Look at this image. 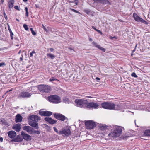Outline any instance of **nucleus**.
Returning a JSON list of instances; mask_svg holds the SVG:
<instances>
[{
  "instance_id": "f257e3e1",
  "label": "nucleus",
  "mask_w": 150,
  "mask_h": 150,
  "mask_svg": "<svg viewBox=\"0 0 150 150\" xmlns=\"http://www.w3.org/2000/svg\"><path fill=\"white\" fill-rule=\"evenodd\" d=\"M112 127L114 130L112 132L108 134V136L111 138H114L120 136L122 133V127L116 125H113Z\"/></svg>"
},
{
  "instance_id": "f03ea898",
  "label": "nucleus",
  "mask_w": 150,
  "mask_h": 150,
  "mask_svg": "<svg viewBox=\"0 0 150 150\" xmlns=\"http://www.w3.org/2000/svg\"><path fill=\"white\" fill-rule=\"evenodd\" d=\"M30 120H29V124L31 126L33 127L36 129L38 128V122L40 119L37 115H32L29 117Z\"/></svg>"
},
{
  "instance_id": "7ed1b4c3",
  "label": "nucleus",
  "mask_w": 150,
  "mask_h": 150,
  "mask_svg": "<svg viewBox=\"0 0 150 150\" xmlns=\"http://www.w3.org/2000/svg\"><path fill=\"white\" fill-rule=\"evenodd\" d=\"M87 101L82 99H76L75 100L76 105L79 107H86Z\"/></svg>"
},
{
  "instance_id": "20e7f679",
  "label": "nucleus",
  "mask_w": 150,
  "mask_h": 150,
  "mask_svg": "<svg viewBox=\"0 0 150 150\" xmlns=\"http://www.w3.org/2000/svg\"><path fill=\"white\" fill-rule=\"evenodd\" d=\"M48 99L49 101L55 103H58L61 102L60 98L56 95H52L49 96Z\"/></svg>"
},
{
  "instance_id": "39448f33",
  "label": "nucleus",
  "mask_w": 150,
  "mask_h": 150,
  "mask_svg": "<svg viewBox=\"0 0 150 150\" xmlns=\"http://www.w3.org/2000/svg\"><path fill=\"white\" fill-rule=\"evenodd\" d=\"M102 107L104 109L113 110L114 109L115 105L111 103L104 102L101 104Z\"/></svg>"
},
{
  "instance_id": "423d86ee",
  "label": "nucleus",
  "mask_w": 150,
  "mask_h": 150,
  "mask_svg": "<svg viewBox=\"0 0 150 150\" xmlns=\"http://www.w3.org/2000/svg\"><path fill=\"white\" fill-rule=\"evenodd\" d=\"M32 94L28 92H22L17 96V98L19 99L23 98H29L30 97Z\"/></svg>"
},
{
  "instance_id": "0eeeda50",
  "label": "nucleus",
  "mask_w": 150,
  "mask_h": 150,
  "mask_svg": "<svg viewBox=\"0 0 150 150\" xmlns=\"http://www.w3.org/2000/svg\"><path fill=\"white\" fill-rule=\"evenodd\" d=\"M133 17L135 20L137 22L142 23L146 25L148 24L147 22L143 20L136 13H133Z\"/></svg>"
},
{
  "instance_id": "6e6552de",
  "label": "nucleus",
  "mask_w": 150,
  "mask_h": 150,
  "mask_svg": "<svg viewBox=\"0 0 150 150\" xmlns=\"http://www.w3.org/2000/svg\"><path fill=\"white\" fill-rule=\"evenodd\" d=\"M38 88L41 92L45 93L50 92L51 89L50 86L45 85H40L39 86Z\"/></svg>"
},
{
  "instance_id": "1a4fd4ad",
  "label": "nucleus",
  "mask_w": 150,
  "mask_h": 150,
  "mask_svg": "<svg viewBox=\"0 0 150 150\" xmlns=\"http://www.w3.org/2000/svg\"><path fill=\"white\" fill-rule=\"evenodd\" d=\"M99 106V103H97L87 102L86 107L90 109H96Z\"/></svg>"
},
{
  "instance_id": "9d476101",
  "label": "nucleus",
  "mask_w": 150,
  "mask_h": 150,
  "mask_svg": "<svg viewBox=\"0 0 150 150\" xmlns=\"http://www.w3.org/2000/svg\"><path fill=\"white\" fill-rule=\"evenodd\" d=\"M85 124L86 127L88 129L93 128L96 126V123L92 120H89L85 122Z\"/></svg>"
},
{
  "instance_id": "9b49d317",
  "label": "nucleus",
  "mask_w": 150,
  "mask_h": 150,
  "mask_svg": "<svg viewBox=\"0 0 150 150\" xmlns=\"http://www.w3.org/2000/svg\"><path fill=\"white\" fill-rule=\"evenodd\" d=\"M58 134H64L66 136H68L71 134V131L69 128L67 129H62V130L60 131L59 132Z\"/></svg>"
},
{
  "instance_id": "f8f14e48",
  "label": "nucleus",
  "mask_w": 150,
  "mask_h": 150,
  "mask_svg": "<svg viewBox=\"0 0 150 150\" xmlns=\"http://www.w3.org/2000/svg\"><path fill=\"white\" fill-rule=\"evenodd\" d=\"M39 114L42 116H49L52 114V113L50 111H47L40 110L39 112Z\"/></svg>"
},
{
  "instance_id": "ddd939ff",
  "label": "nucleus",
  "mask_w": 150,
  "mask_h": 150,
  "mask_svg": "<svg viewBox=\"0 0 150 150\" xmlns=\"http://www.w3.org/2000/svg\"><path fill=\"white\" fill-rule=\"evenodd\" d=\"M126 108V107L125 106V105L124 104L121 103L116 105H115L114 109L117 110H119Z\"/></svg>"
},
{
  "instance_id": "4468645a",
  "label": "nucleus",
  "mask_w": 150,
  "mask_h": 150,
  "mask_svg": "<svg viewBox=\"0 0 150 150\" xmlns=\"http://www.w3.org/2000/svg\"><path fill=\"white\" fill-rule=\"evenodd\" d=\"M54 115L55 118L62 121H64L66 118L64 116L60 114L55 113Z\"/></svg>"
},
{
  "instance_id": "2eb2a0df",
  "label": "nucleus",
  "mask_w": 150,
  "mask_h": 150,
  "mask_svg": "<svg viewBox=\"0 0 150 150\" xmlns=\"http://www.w3.org/2000/svg\"><path fill=\"white\" fill-rule=\"evenodd\" d=\"M21 134L24 139L27 141L31 140V137L30 135L23 132H21Z\"/></svg>"
},
{
  "instance_id": "dca6fc26",
  "label": "nucleus",
  "mask_w": 150,
  "mask_h": 150,
  "mask_svg": "<svg viewBox=\"0 0 150 150\" xmlns=\"http://www.w3.org/2000/svg\"><path fill=\"white\" fill-rule=\"evenodd\" d=\"M94 2L101 3L104 4H110L108 0H94Z\"/></svg>"
},
{
  "instance_id": "f3484780",
  "label": "nucleus",
  "mask_w": 150,
  "mask_h": 150,
  "mask_svg": "<svg viewBox=\"0 0 150 150\" xmlns=\"http://www.w3.org/2000/svg\"><path fill=\"white\" fill-rule=\"evenodd\" d=\"M44 120L46 121L47 122L50 124H53L57 122L56 120L52 119L51 118L49 117H46L44 118Z\"/></svg>"
},
{
  "instance_id": "a211bd4d",
  "label": "nucleus",
  "mask_w": 150,
  "mask_h": 150,
  "mask_svg": "<svg viewBox=\"0 0 150 150\" xmlns=\"http://www.w3.org/2000/svg\"><path fill=\"white\" fill-rule=\"evenodd\" d=\"M23 128L24 130L26 131L30 134H31L33 133V129L29 126H25L23 127Z\"/></svg>"
},
{
  "instance_id": "6ab92c4d",
  "label": "nucleus",
  "mask_w": 150,
  "mask_h": 150,
  "mask_svg": "<svg viewBox=\"0 0 150 150\" xmlns=\"http://www.w3.org/2000/svg\"><path fill=\"white\" fill-rule=\"evenodd\" d=\"M8 134L9 137L11 138H14L16 135V132L13 131H11L8 132Z\"/></svg>"
},
{
  "instance_id": "aec40b11",
  "label": "nucleus",
  "mask_w": 150,
  "mask_h": 150,
  "mask_svg": "<svg viewBox=\"0 0 150 150\" xmlns=\"http://www.w3.org/2000/svg\"><path fill=\"white\" fill-rule=\"evenodd\" d=\"M0 122L2 123V125H4L7 127L9 126V125L7 120H6L4 118H1L0 119Z\"/></svg>"
},
{
  "instance_id": "412c9836",
  "label": "nucleus",
  "mask_w": 150,
  "mask_h": 150,
  "mask_svg": "<svg viewBox=\"0 0 150 150\" xmlns=\"http://www.w3.org/2000/svg\"><path fill=\"white\" fill-rule=\"evenodd\" d=\"M23 117L19 114H18L16 116L15 121L16 123L20 122L22 120Z\"/></svg>"
},
{
  "instance_id": "4be33fe9",
  "label": "nucleus",
  "mask_w": 150,
  "mask_h": 150,
  "mask_svg": "<svg viewBox=\"0 0 150 150\" xmlns=\"http://www.w3.org/2000/svg\"><path fill=\"white\" fill-rule=\"evenodd\" d=\"M23 140V138L21 136L18 135L16 138L13 139L12 141L15 142H20L22 141Z\"/></svg>"
},
{
  "instance_id": "5701e85b",
  "label": "nucleus",
  "mask_w": 150,
  "mask_h": 150,
  "mask_svg": "<svg viewBox=\"0 0 150 150\" xmlns=\"http://www.w3.org/2000/svg\"><path fill=\"white\" fill-rule=\"evenodd\" d=\"M21 125L19 124H16L13 128L17 132H19L21 129Z\"/></svg>"
},
{
  "instance_id": "b1692460",
  "label": "nucleus",
  "mask_w": 150,
  "mask_h": 150,
  "mask_svg": "<svg viewBox=\"0 0 150 150\" xmlns=\"http://www.w3.org/2000/svg\"><path fill=\"white\" fill-rule=\"evenodd\" d=\"M14 3V0H10L8 2V7L9 8H12L13 6V4Z\"/></svg>"
},
{
  "instance_id": "393cba45",
  "label": "nucleus",
  "mask_w": 150,
  "mask_h": 150,
  "mask_svg": "<svg viewBox=\"0 0 150 150\" xmlns=\"http://www.w3.org/2000/svg\"><path fill=\"white\" fill-rule=\"evenodd\" d=\"M108 127L105 125H101L100 127V129L104 131L106 130L107 129Z\"/></svg>"
},
{
  "instance_id": "a878e982",
  "label": "nucleus",
  "mask_w": 150,
  "mask_h": 150,
  "mask_svg": "<svg viewBox=\"0 0 150 150\" xmlns=\"http://www.w3.org/2000/svg\"><path fill=\"white\" fill-rule=\"evenodd\" d=\"M144 134L145 135L150 136V129L146 130L144 132Z\"/></svg>"
},
{
  "instance_id": "bb28decb",
  "label": "nucleus",
  "mask_w": 150,
  "mask_h": 150,
  "mask_svg": "<svg viewBox=\"0 0 150 150\" xmlns=\"http://www.w3.org/2000/svg\"><path fill=\"white\" fill-rule=\"evenodd\" d=\"M47 55L48 57H50L51 59H53L55 57V56L51 53H48L47 54Z\"/></svg>"
},
{
  "instance_id": "cd10ccee",
  "label": "nucleus",
  "mask_w": 150,
  "mask_h": 150,
  "mask_svg": "<svg viewBox=\"0 0 150 150\" xmlns=\"http://www.w3.org/2000/svg\"><path fill=\"white\" fill-rule=\"evenodd\" d=\"M97 47L99 48L100 50H102L103 52H105V48L101 47L100 46V45L98 44V45Z\"/></svg>"
},
{
  "instance_id": "c85d7f7f",
  "label": "nucleus",
  "mask_w": 150,
  "mask_h": 150,
  "mask_svg": "<svg viewBox=\"0 0 150 150\" xmlns=\"http://www.w3.org/2000/svg\"><path fill=\"white\" fill-rule=\"evenodd\" d=\"M63 100L64 102L65 103H69L70 101L67 98H65L63 99Z\"/></svg>"
},
{
  "instance_id": "c756f323",
  "label": "nucleus",
  "mask_w": 150,
  "mask_h": 150,
  "mask_svg": "<svg viewBox=\"0 0 150 150\" xmlns=\"http://www.w3.org/2000/svg\"><path fill=\"white\" fill-rule=\"evenodd\" d=\"M58 81V80L57 79L54 78V77H52L50 79V81Z\"/></svg>"
},
{
  "instance_id": "7c9ffc66",
  "label": "nucleus",
  "mask_w": 150,
  "mask_h": 150,
  "mask_svg": "<svg viewBox=\"0 0 150 150\" xmlns=\"http://www.w3.org/2000/svg\"><path fill=\"white\" fill-rule=\"evenodd\" d=\"M25 10L26 11L25 16L28 17V8L27 7L25 8Z\"/></svg>"
},
{
  "instance_id": "2f4dec72",
  "label": "nucleus",
  "mask_w": 150,
  "mask_h": 150,
  "mask_svg": "<svg viewBox=\"0 0 150 150\" xmlns=\"http://www.w3.org/2000/svg\"><path fill=\"white\" fill-rule=\"evenodd\" d=\"M23 27L25 30H28V26L27 25L25 24H24L23 25Z\"/></svg>"
},
{
  "instance_id": "473e14b6",
  "label": "nucleus",
  "mask_w": 150,
  "mask_h": 150,
  "mask_svg": "<svg viewBox=\"0 0 150 150\" xmlns=\"http://www.w3.org/2000/svg\"><path fill=\"white\" fill-rule=\"evenodd\" d=\"M36 52L34 51H33L31 52L30 53V55L31 57H33V54H35Z\"/></svg>"
},
{
  "instance_id": "72a5a7b5",
  "label": "nucleus",
  "mask_w": 150,
  "mask_h": 150,
  "mask_svg": "<svg viewBox=\"0 0 150 150\" xmlns=\"http://www.w3.org/2000/svg\"><path fill=\"white\" fill-rule=\"evenodd\" d=\"M84 12L86 13L89 14L90 13V10L88 9H86L84 10Z\"/></svg>"
},
{
  "instance_id": "f704fd0d",
  "label": "nucleus",
  "mask_w": 150,
  "mask_h": 150,
  "mask_svg": "<svg viewBox=\"0 0 150 150\" xmlns=\"http://www.w3.org/2000/svg\"><path fill=\"white\" fill-rule=\"evenodd\" d=\"M70 10L71 11H72L74 12L78 13L79 14H80V13L79 11L75 9L70 8Z\"/></svg>"
},
{
  "instance_id": "c9c22d12",
  "label": "nucleus",
  "mask_w": 150,
  "mask_h": 150,
  "mask_svg": "<svg viewBox=\"0 0 150 150\" xmlns=\"http://www.w3.org/2000/svg\"><path fill=\"white\" fill-rule=\"evenodd\" d=\"M70 10L71 11H72L74 12L78 13L79 14H80V13L79 11L75 9L70 8Z\"/></svg>"
},
{
  "instance_id": "e433bc0d",
  "label": "nucleus",
  "mask_w": 150,
  "mask_h": 150,
  "mask_svg": "<svg viewBox=\"0 0 150 150\" xmlns=\"http://www.w3.org/2000/svg\"><path fill=\"white\" fill-rule=\"evenodd\" d=\"M131 76L133 77H135V78H137V76L136 74L135 73L133 72L131 74Z\"/></svg>"
},
{
  "instance_id": "4c0bfd02",
  "label": "nucleus",
  "mask_w": 150,
  "mask_h": 150,
  "mask_svg": "<svg viewBox=\"0 0 150 150\" xmlns=\"http://www.w3.org/2000/svg\"><path fill=\"white\" fill-rule=\"evenodd\" d=\"M9 30L10 31V36H11V39H13V33L12 32V31L11 30H10L9 29Z\"/></svg>"
},
{
  "instance_id": "58836bf2",
  "label": "nucleus",
  "mask_w": 150,
  "mask_h": 150,
  "mask_svg": "<svg viewBox=\"0 0 150 150\" xmlns=\"http://www.w3.org/2000/svg\"><path fill=\"white\" fill-rule=\"evenodd\" d=\"M92 44L93 45H94L95 47H97V46L98 45L96 43L94 42H93Z\"/></svg>"
},
{
  "instance_id": "ea45409f",
  "label": "nucleus",
  "mask_w": 150,
  "mask_h": 150,
  "mask_svg": "<svg viewBox=\"0 0 150 150\" xmlns=\"http://www.w3.org/2000/svg\"><path fill=\"white\" fill-rule=\"evenodd\" d=\"M92 44L93 45H94L95 47H97V46L98 45L96 43L94 42H93Z\"/></svg>"
},
{
  "instance_id": "a19ab883",
  "label": "nucleus",
  "mask_w": 150,
  "mask_h": 150,
  "mask_svg": "<svg viewBox=\"0 0 150 150\" xmlns=\"http://www.w3.org/2000/svg\"><path fill=\"white\" fill-rule=\"evenodd\" d=\"M43 28V29L46 31V32H48V30L42 25Z\"/></svg>"
},
{
  "instance_id": "79ce46f5",
  "label": "nucleus",
  "mask_w": 150,
  "mask_h": 150,
  "mask_svg": "<svg viewBox=\"0 0 150 150\" xmlns=\"http://www.w3.org/2000/svg\"><path fill=\"white\" fill-rule=\"evenodd\" d=\"M14 8L15 9L17 10H18L20 11V10L18 6H15Z\"/></svg>"
},
{
  "instance_id": "37998d69",
  "label": "nucleus",
  "mask_w": 150,
  "mask_h": 150,
  "mask_svg": "<svg viewBox=\"0 0 150 150\" xmlns=\"http://www.w3.org/2000/svg\"><path fill=\"white\" fill-rule=\"evenodd\" d=\"M96 31L98 32V33H100L101 35H103L102 33L100 30H98L97 29V30H96Z\"/></svg>"
},
{
  "instance_id": "c03bdc74",
  "label": "nucleus",
  "mask_w": 150,
  "mask_h": 150,
  "mask_svg": "<svg viewBox=\"0 0 150 150\" xmlns=\"http://www.w3.org/2000/svg\"><path fill=\"white\" fill-rule=\"evenodd\" d=\"M53 129H54V131L55 132H56L58 134L59 132H58V131L57 129V128L56 127H53Z\"/></svg>"
},
{
  "instance_id": "a18cd8bd",
  "label": "nucleus",
  "mask_w": 150,
  "mask_h": 150,
  "mask_svg": "<svg viewBox=\"0 0 150 150\" xmlns=\"http://www.w3.org/2000/svg\"><path fill=\"white\" fill-rule=\"evenodd\" d=\"M5 65V64L4 62H2V63H0V67L2 66Z\"/></svg>"
},
{
  "instance_id": "49530a36",
  "label": "nucleus",
  "mask_w": 150,
  "mask_h": 150,
  "mask_svg": "<svg viewBox=\"0 0 150 150\" xmlns=\"http://www.w3.org/2000/svg\"><path fill=\"white\" fill-rule=\"evenodd\" d=\"M33 133H36L38 134H39L40 133V132L39 131H35L33 132Z\"/></svg>"
},
{
  "instance_id": "de8ad7c7",
  "label": "nucleus",
  "mask_w": 150,
  "mask_h": 150,
  "mask_svg": "<svg viewBox=\"0 0 150 150\" xmlns=\"http://www.w3.org/2000/svg\"><path fill=\"white\" fill-rule=\"evenodd\" d=\"M113 38H115V39H117V38L115 37V36H114V37H111V36H110V39H113Z\"/></svg>"
},
{
  "instance_id": "09e8293b",
  "label": "nucleus",
  "mask_w": 150,
  "mask_h": 150,
  "mask_svg": "<svg viewBox=\"0 0 150 150\" xmlns=\"http://www.w3.org/2000/svg\"><path fill=\"white\" fill-rule=\"evenodd\" d=\"M32 34L34 35H36V33L33 30L31 32Z\"/></svg>"
},
{
  "instance_id": "8fccbe9b",
  "label": "nucleus",
  "mask_w": 150,
  "mask_h": 150,
  "mask_svg": "<svg viewBox=\"0 0 150 150\" xmlns=\"http://www.w3.org/2000/svg\"><path fill=\"white\" fill-rule=\"evenodd\" d=\"M4 16L5 17V18L6 19H7V16H6V14H5V13H4Z\"/></svg>"
},
{
  "instance_id": "3c124183",
  "label": "nucleus",
  "mask_w": 150,
  "mask_h": 150,
  "mask_svg": "<svg viewBox=\"0 0 150 150\" xmlns=\"http://www.w3.org/2000/svg\"><path fill=\"white\" fill-rule=\"evenodd\" d=\"M3 141V138L2 137H0V142H2Z\"/></svg>"
},
{
  "instance_id": "603ef678",
  "label": "nucleus",
  "mask_w": 150,
  "mask_h": 150,
  "mask_svg": "<svg viewBox=\"0 0 150 150\" xmlns=\"http://www.w3.org/2000/svg\"><path fill=\"white\" fill-rule=\"evenodd\" d=\"M50 50L51 52H52L54 50V49L53 48H50Z\"/></svg>"
},
{
  "instance_id": "864d4df0",
  "label": "nucleus",
  "mask_w": 150,
  "mask_h": 150,
  "mask_svg": "<svg viewBox=\"0 0 150 150\" xmlns=\"http://www.w3.org/2000/svg\"><path fill=\"white\" fill-rule=\"evenodd\" d=\"M86 97L88 98H92V97H91V96H86Z\"/></svg>"
},
{
  "instance_id": "5fc2aeb1",
  "label": "nucleus",
  "mask_w": 150,
  "mask_h": 150,
  "mask_svg": "<svg viewBox=\"0 0 150 150\" xmlns=\"http://www.w3.org/2000/svg\"><path fill=\"white\" fill-rule=\"evenodd\" d=\"M92 28L94 29L95 30H97V29H96L94 26H92Z\"/></svg>"
},
{
  "instance_id": "6e6d98bb",
  "label": "nucleus",
  "mask_w": 150,
  "mask_h": 150,
  "mask_svg": "<svg viewBox=\"0 0 150 150\" xmlns=\"http://www.w3.org/2000/svg\"><path fill=\"white\" fill-rule=\"evenodd\" d=\"M89 41L91 42L93 41L92 39L91 38H90L89 39Z\"/></svg>"
},
{
  "instance_id": "4d7b16f0",
  "label": "nucleus",
  "mask_w": 150,
  "mask_h": 150,
  "mask_svg": "<svg viewBox=\"0 0 150 150\" xmlns=\"http://www.w3.org/2000/svg\"><path fill=\"white\" fill-rule=\"evenodd\" d=\"M96 79L98 80H100V79L98 77H96Z\"/></svg>"
},
{
  "instance_id": "13d9d810",
  "label": "nucleus",
  "mask_w": 150,
  "mask_h": 150,
  "mask_svg": "<svg viewBox=\"0 0 150 150\" xmlns=\"http://www.w3.org/2000/svg\"><path fill=\"white\" fill-rule=\"evenodd\" d=\"M30 30L31 31V32L33 31V28H31L30 29Z\"/></svg>"
},
{
  "instance_id": "bf43d9fd",
  "label": "nucleus",
  "mask_w": 150,
  "mask_h": 150,
  "mask_svg": "<svg viewBox=\"0 0 150 150\" xmlns=\"http://www.w3.org/2000/svg\"><path fill=\"white\" fill-rule=\"evenodd\" d=\"M20 60H22L23 59V58L22 57H21L20 58Z\"/></svg>"
},
{
  "instance_id": "052dcab7",
  "label": "nucleus",
  "mask_w": 150,
  "mask_h": 150,
  "mask_svg": "<svg viewBox=\"0 0 150 150\" xmlns=\"http://www.w3.org/2000/svg\"><path fill=\"white\" fill-rule=\"evenodd\" d=\"M12 91V89H11L10 90H9V91H7V93L8 92H10V91Z\"/></svg>"
},
{
  "instance_id": "680f3d73",
  "label": "nucleus",
  "mask_w": 150,
  "mask_h": 150,
  "mask_svg": "<svg viewBox=\"0 0 150 150\" xmlns=\"http://www.w3.org/2000/svg\"><path fill=\"white\" fill-rule=\"evenodd\" d=\"M128 137H129L126 136V137H123V138L124 139H126V138H128Z\"/></svg>"
},
{
  "instance_id": "e2e57ef3",
  "label": "nucleus",
  "mask_w": 150,
  "mask_h": 150,
  "mask_svg": "<svg viewBox=\"0 0 150 150\" xmlns=\"http://www.w3.org/2000/svg\"><path fill=\"white\" fill-rule=\"evenodd\" d=\"M23 1L24 2H26L28 0H23Z\"/></svg>"
},
{
  "instance_id": "0e129e2a",
  "label": "nucleus",
  "mask_w": 150,
  "mask_h": 150,
  "mask_svg": "<svg viewBox=\"0 0 150 150\" xmlns=\"http://www.w3.org/2000/svg\"><path fill=\"white\" fill-rule=\"evenodd\" d=\"M69 49H70V50H73V51H74V50H73L71 48H69Z\"/></svg>"
},
{
  "instance_id": "69168bd1",
  "label": "nucleus",
  "mask_w": 150,
  "mask_h": 150,
  "mask_svg": "<svg viewBox=\"0 0 150 150\" xmlns=\"http://www.w3.org/2000/svg\"><path fill=\"white\" fill-rule=\"evenodd\" d=\"M1 1L2 3H3V2H4V0H1Z\"/></svg>"
},
{
  "instance_id": "338daca9",
  "label": "nucleus",
  "mask_w": 150,
  "mask_h": 150,
  "mask_svg": "<svg viewBox=\"0 0 150 150\" xmlns=\"http://www.w3.org/2000/svg\"><path fill=\"white\" fill-rule=\"evenodd\" d=\"M135 48L132 51V52H134L135 51Z\"/></svg>"
},
{
  "instance_id": "774afa93",
  "label": "nucleus",
  "mask_w": 150,
  "mask_h": 150,
  "mask_svg": "<svg viewBox=\"0 0 150 150\" xmlns=\"http://www.w3.org/2000/svg\"><path fill=\"white\" fill-rule=\"evenodd\" d=\"M75 4L76 5H77V4H78V3L76 1V2H75Z\"/></svg>"
}]
</instances>
